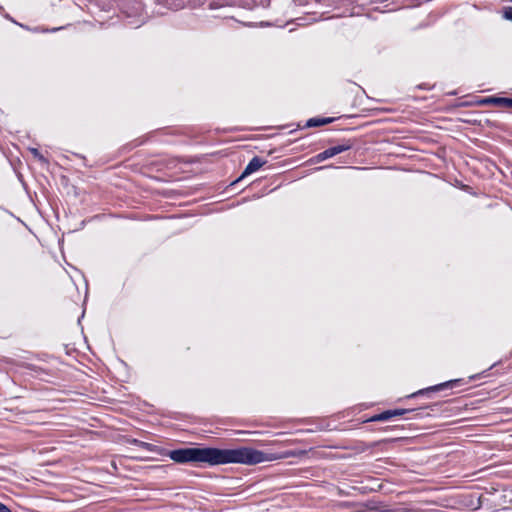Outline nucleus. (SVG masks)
I'll list each match as a JSON object with an SVG mask.
<instances>
[{
	"label": "nucleus",
	"instance_id": "6e6552de",
	"mask_svg": "<svg viewBox=\"0 0 512 512\" xmlns=\"http://www.w3.org/2000/svg\"><path fill=\"white\" fill-rule=\"evenodd\" d=\"M331 157H334V155L332 154L330 148L324 150L323 152L317 154L314 158H313V161L315 163H319V162H322L328 158H331Z\"/></svg>",
	"mask_w": 512,
	"mask_h": 512
},
{
	"label": "nucleus",
	"instance_id": "f8f14e48",
	"mask_svg": "<svg viewBox=\"0 0 512 512\" xmlns=\"http://www.w3.org/2000/svg\"><path fill=\"white\" fill-rule=\"evenodd\" d=\"M0 512H12V511L8 506H6L2 502H0Z\"/></svg>",
	"mask_w": 512,
	"mask_h": 512
},
{
	"label": "nucleus",
	"instance_id": "1a4fd4ad",
	"mask_svg": "<svg viewBox=\"0 0 512 512\" xmlns=\"http://www.w3.org/2000/svg\"><path fill=\"white\" fill-rule=\"evenodd\" d=\"M30 153L42 163H48L47 159L39 152L37 148H29Z\"/></svg>",
	"mask_w": 512,
	"mask_h": 512
},
{
	"label": "nucleus",
	"instance_id": "9d476101",
	"mask_svg": "<svg viewBox=\"0 0 512 512\" xmlns=\"http://www.w3.org/2000/svg\"><path fill=\"white\" fill-rule=\"evenodd\" d=\"M133 442L136 445H138V446H140V447H142V448H144V449H146L148 451H153V448H154L153 444H150V443H147V442H143V441H140V440H136V439L133 440Z\"/></svg>",
	"mask_w": 512,
	"mask_h": 512
},
{
	"label": "nucleus",
	"instance_id": "9b49d317",
	"mask_svg": "<svg viewBox=\"0 0 512 512\" xmlns=\"http://www.w3.org/2000/svg\"><path fill=\"white\" fill-rule=\"evenodd\" d=\"M503 16L505 19L512 21V7H505Z\"/></svg>",
	"mask_w": 512,
	"mask_h": 512
},
{
	"label": "nucleus",
	"instance_id": "f257e3e1",
	"mask_svg": "<svg viewBox=\"0 0 512 512\" xmlns=\"http://www.w3.org/2000/svg\"><path fill=\"white\" fill-rule=\"evenodd\" d=\"M304 450H291L282 454H268L250 447L236 449H219L213 447L180 448L169 452V457L176 463H206L210 466L239 463L256 465L266 461L284 459L288 457H300L305 455Z\"/></svg>",
	"mask_w": 512,
	"mask_h": 512
},
{
	"label": "nucleus",
	"instance_id": "20e7f679",
	"mask_svg": "<svg viewBox=\"0 0 512 512\" xmlns=\"http://www.w3.org/2000/svg\"><path fill=\"white\" fill-rule=\"evenodd\" d=\"M478 104L480 106L495 105L512 108V98L490 96L482 98L481 100L478 101Z\"/></svg>",
	"mask_w": 512,
	"mask_h": 512
},
{
	"label": "nucleus",
	"instance_id": "423d86ee",
	"mask_svg": "<svg viewBox=\"0 0 512 512\" xmlns=\"http://www.w3.org/2000/svg\"><path fill=\"white\" fill-rule=\"evenodd\" d=\"M352 146H353L352 142L350 140H347L341 144L330 147V150H331L332 154L335 156V155H338L342 152H345V151L351 149Z\"/></svg>",
	"mask_w": 512,
	"mask_h": 512
},
{
	"label": "nucleus",
	"instance_id": "39448f33",
	"mask_svg": "<svg viewBox=\"0 0 512 512\" xmlns=\"http://www.w3.org/2000/svg\"><path fill=\"white\" fill-rule=\"evenodd\" d=\"M266 163L265 160H262L260 157L255 156L253 157L250 162L247 164L246 168L244 169L241 176L235 181L238 182L247 175H250L251 173L257 171L259 168H261Z\"/></svg>",
	"mask_w": 512,
	"mask_h": 512
},
{
	"label": "nucleus",
	"instance_id": "0eeeda50",
	"mask_svg": "<svg viewBox=\"0 0 512 512\" xmlns=\"http://www.w3.org/2000/svg\"><path fill=\"white\" fill-rule=\"evenodd\" d=\"M333 118H310L305 127H319L328 123H331Z\"/></svg>",
	"mask_w": 512,
	"mask_h": 512
},
{
	"label": "nucleus",
	"instance_id": "f03ea898",
	"mask_svg": "<svg viewBox=\"0 0 512 512\" xmlns=\"http://www.w3.org/2000/svg\"><path fill=\"white\" fill-rule=\"evenodd\" d=\"M460 382H461L460 379L449 380V381H446L444 383H440V384H437V385H434V386H431V387H428V388H425V389H421V390L411 394L410 397H416V396H419V395H429L432 392L441 391V390H444V389H447V388H454Z\"/></svg>",
	"mask_w": 512,
	"mask_h": 512
},
{
	"label": "nucleus",
	"instance_id": "7ed1b4c3",
	"mask_svg": "<svg viewBox=\"0 0 512 512\" xmlns=\"http://www.w3.org/2000/svg\"><path fill=\"white\" fill-rule=\"evenodd\" d=\"M413 409H394V410H386L379 414H376L372 416L369 421L376 422V421H388L391 418L395 416H402L406 413L413 412Z\"/></svg>",
	"mask_w": 512,
	"mask_h": 512
}]
</instances>
